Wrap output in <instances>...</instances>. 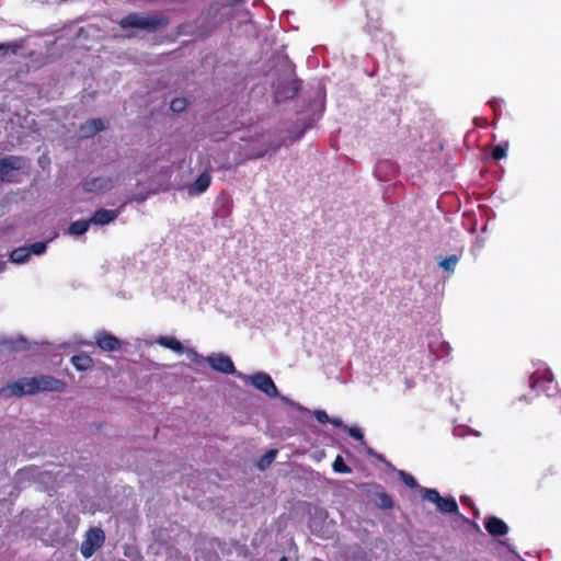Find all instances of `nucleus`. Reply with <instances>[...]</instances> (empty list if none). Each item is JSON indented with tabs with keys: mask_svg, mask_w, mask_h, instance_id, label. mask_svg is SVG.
<instances>
[{
	"mask_svg": "<svg viewBox=\"0 0 561 561\" xmlns=\"http://www.w3.org/2000/svg\"><path fill=\"white\" fill-rule=\"evenodd\" d=\"M298 91V87L296 83H293V88H291V91L290 93H282L279 92L278 90L276 91V98L277 99H280V98H293Z\"/></svg>",
	"mask_w": 561,
	"mask_h": 561,
	"instance_id": "nucleus-30",
	"label": "nucleus"
},
{
	"mask_svg": "<svg viewBox=\"0 0 561 561\" xmlns=\"http://www.w3.org/2000/svg\"><path fill=\"white\" fill-rule=\"evenodd\" d=\"M7 51H8V46L4 44H0V53H7Z\"/></svg>",
	"mask_w": 561,
	"mask_h": 561,
	"instance_id": "nucleus-34",
	"label": "nucleus"
},
{
	"mask_svg": "<svg viewBox=\"0 0 561 561\" xmlns=\"http://www.w3.org/2000/svg\"><path fill=\"white\" fill-rule=\"evenodd\" d=\"M30 252L27 250V247H21L18 249H14L10 254V261L12 263L22 264L25 263L30 259Z\"/></svg>",
	"mask_w": 561,
	"mask_h": 561,
	"instance_id": "nucleus-17",
	"label": "nucleus"
},
{
	"mask_svg": "<svg viewBox=\"0 0 561 561\" xmlns=\"http://www.w3.org/2000/svg\"><path fill=\"white\" fill-rule=\"evenodd\" d=\"M424 500L436 504L437 510L444 514H451L458 511V504L454 497H442L435 489H420Z\"/></svg>",
	"mask_w": 561,
	"mask_h": 561,
	"instance_id": "nucleus-4",
	"label": "nucleus"
},
{
	"mask_svg": "<svg viewBox=\"0 0 561 561\" xmlns=\"http://www.w3.org/2000/svg\"><path fill=\"white\" fill-rule=\"evenodd\" d=\"M280 147H282V142L271 144L268 146V148H266V149H264L262 151L256 152L254 156L256 158H260V157H263L264 154H266L270 151H273V152L277 151Z\"/></svg>",
	"mask_w": 561,
	"mask_h": 561,
	"instance_id": "nucleus-27",
	"label": "nucleus"
},
{
	"mask_svg": "<svg viewBox=\"0 0 561 561\" xmlns=\"http://www.w3.org/2000/svg\"><path fill=\"white\" fill-rule=\"evenodd\" d=\"M329 422L336 427H344V424L341 419H330Z\"/></svg>",
	"mask_w": 561,
	"mask_h": 561,
	"instance_id": "nucleus-31",
	"label": "nucleus"
},
{
	"mask_svg": "<svg viewBox=\"0 0 561 561\" xmlns=\"http://www.w3.org/2000/svg\"><path fill=\"white\" fill-rule=\"evenodd\" d=\"M71 363L80 371L88 370L93 365L92 358L83 353L72 356Z\"/></svg>",
	"mask_w": 561,
	"mask_h": 561,
	"instance_id": "nucleus-15",
	"label": "nucleus"
},
{
	"mask_svg": "<svg viewBox=\"0 0 561 561\" xmlns=\"http://www.w3.org/2000/svg\"><path fill=\"white\" fill-rule=\"evenodd\" d=\"M96 344L100 348L110 352L117 351L121 347L119 340L108 333H100L96 336Z\"/></svg>",
	"mask_w": 561,
	"mask_h": 561,
	"instance_id": "nucleus-12",
	"label": "nucleus"
},
{
	"mask_svg": "<svg viewBox=\"0 0 561 561\" xmlns=\"http://www.w3.org/2000/svg\"><path fill=\"white\" fill-rule=\"evenodd\" d=\"M90 224V219L75 221L70 225L68 232L72 236H81L88 231Z\"/></svg>",
	"mask_w": 561,
	"mask_h": 561,
	"instance_id": "nucleus-18",
	"label": "nucleus"
},
{
	"mask_svg": "<svg viewBox=\"0 0 561 561\" xmlns=\"http://www.w3.org/2000/svg\"><path fill=\"white\" fill-rule=\"evenodd\" d=\"M400 477H401L402 481L408 486H410V488H416L417 486V483H416L415 479L411 474H409V473H407L404 471H400Z\"/></svg>",
	"mask_w": 561,
	"mask_h": 561,
	"instance_id": "nucleus-26",
	"label": "nucleus"
},
{
	"mask_svg": "<svg viewBox=\"0 0 561 561\" xmlns=\"http://www.w3.org/2000/svg\"><path fill=\"white\" fill-rule=\"evenodd\" d=\"M118 216L117 210L113 209H99L94 213V215L91 217L90 221L94 225H107L116 219Z\"/></svg>",
	"mask_w": 561,
	"mask_h": 561,
	"instance_id": "nucleus-13",
	"label": "nucleus"
},
{
	"mask_svg": "<svg viewBox=\"0 0 561 561\" xmlns=\"http://www.w3.org/2000/svg\"><path fill=\"white\" fill-rule=\"evenodd\" d=\"M459 262V257L456 254L449 255L443 260L439 261L438 265L444 271L453 273L455 271V267L457 263Z\"/></svg>",
	"mask_w": 561,
	"mask_h": 561,
	"instance_id": "nucleus-19",
	"label": "nucleus"
},
{
	"mask_svg": "<svg viewBox=\"0 0 561 561\" xmlns=\"http://www.w3.org/2000/svg\"><path fill=\"white\" fill-rule=\"evenodd\" d=\"M333 470L335 472H341V473H348L351 472V469L350 467H347L344 461H343V458L341 456H337L333 462Z\"/></svg>",
	"mask_w": 561,
	"mask_h": 561,
	"instance_id": "nucleus-22",
	"label": "nucleus"
},
{
	"mask_svg": "<svg viewBox=\"0 0 561 561\" xmlns=\"http://www.w3.org/2000/svg\"><path fill=\"white\" fill-rule=\"evenodd\" d=\"M237 377L241 379L244 383L253 386L254 388L264 392L266 396L271 398H275L278 396V390L273 379L266 373L259 371L253 375H244L242 373H238Z\"/></svg>",
	"mask_w": 561,
	"mask_h": 561,
	"instance_id": "nucleus-2",
	"label": "nucleus"
},
{
	"mask_svg": "<svg viewBox=\"0 0 561 561\" xmlns=\"http://www.w3.org/2000/svg\"><path fill=\"white\" fill-rule=\"evenodd\" d=\"M344 428L348 432L350 436H352L354 439L364 442V435L359 427L357 426H344Z\"/></svg>",
	"mask_w": 561,
	"mask_h": 561,
	"instance_id": "nucleus-24",
	"label": "nucleus"
},
{
	"mask_svg": "<svg viewBox=\"0 0 561 561\" xmlns=\"http://www.w3.org/2000/svg\"><path fill=\"white\" fill-rule=\"evenodd\" d=\"M506 156V147H503L502 145L496 146L493 149L492 157L495 160H500Z\"/></svg>",
	"mask_w": 561,
	"mask_h": 561,
	"instance_id": "nucleus-28",
	"label": "nucleus"
},
{
	"mask_svg": "<svg viewBox=\"0 0 561 561\" xmlns=\"http://www.w3.org/2000/svg\"><path fill=\"white\" fill-rule=\"evenodd\" d=\"M530 386L533 388H539L545 391L548 396H551L556 390L553 385V378L551 371L547 370L542 375L535 374L530 378Z\"/></svg>",
	"mask_w": 561,
	"mask_h": 561,
	"instance_id": "nucleus-8",
	"label": "nucleus"
},
{
	"mask_svg": "<svg viewBox=\"0 0 561 561\" xmlns=\"http://www.w3.org/2000/svg\"><path fill=\"white\" fill-rule=\"evenodd\" d=\"M157 343L163 347L170 348L175 353L183 352L182 343L173 336H160Z\"/></svg>",
	"mask_w": 561,
	"mask_h": 561,
	"instance_id": "nucleus-16",
	"label": "nucleus"
},
{
	"mask_svg": "<svg viewBox=\"0 0 561 561\" xmlns=\"http://www.w3.org/2000/svg\"><path fill=\"white\" fill-rule=\"evenodd\" d=\"M188 105V102L184 98H176L171 101L170 107L175 113L183 112Z\"/></svg>",
	"mask_w": 561,
	"mask_h": 561,
	"instance_id": "nucleus-20",
	"label": "nucleus"
},
{
	"mask_svg": "<svg viewBox=\"0 0 561 561\" xmlns=\"http://www.w3.org/2000/svg\"><path fill=\"white\" fill-rule=\"evenodd\" d=\"M313 415L317 419V421L320 422V423H327L330 420L329 415L323 410H316L313 412Z\"/></svg>",
	"mask_w": 561,
	"mask_h": 561,
	"instance_id": "nucleus-29",
	"label": "nucleus"
},
{
	"mask_svg": "<svg viewBox=\"0 0 561 561\" xmlns=\"http://www.w3.org/2000/svg\"><path fill=\"white\" fill-rule=\"evenodd\" d=\"M278 561H288L286 557L280 558Z\"/></svg>",
	"mask_w": 561,
	"mask_h": 561,
	"instance_id": "nucleus-35",
	"label": "nucleus"
},
{
	"mask_svg": "<svg viewBox=\"0 0 561 561\" xmlns=\"http://www.w3.org/2000/svg\"><path fill=\"white\" fill-rule=\"evenodd\" d=\"M188 354L191 355V357H192L193 359H196V358L198 357V354H197L195 351H193V350H191V351L188 352Z\"/></svg>",
	"mask_w": 561,
	"mask_h": 561,
	"instance_id": "nucleus-33",
	"label": "nucleus"
},
{
	"mask_svg": "<svg viewBox=\"0 0 561 561\" xmlns=\"http://www.w3.org/2000/svg\"><path fill=\"white\" fill-rule=\"evenodd\" d=\"M105 540L104 531L101 528L92 527L85 535L80 547L81 554L88 559L94 554V552L102 547Z\"/></svg>",
	"mask_w": 561,
	"mask_h": 561,
	"instance_id": "nucleus-5",
	"label": "nucleus"
},
{
	"mask_svg": "<svg viewBox=\"0 0 561 561\" xmlns=\"http://www.w3.org/2000/svg\"><path fill=\"white\" fill-rule=\"evenodd\" d=\"M280 399H282V401H283V402H285V403H286V404H288V405H291V407H295V405H296L291 400H289V399H288V398H286V397H282Z\"/></svg>",
	"mask_w": 561,
	"mask_h": 561,
	"instance_id": "nucleus-32",
	"label": "nucleus"
},
{
	"mask_svg": "<svg viewBox=\"0 0 561 561\" xmlns=\"http://www.w3.org/2000/svg\"><path fill=\"white\" fill-rule=\"evenodd\" d=\"M486 530L493 536H503L507 534V525L497 517H489L485 523Z\"/></svg>",
	"mask_w": 561,
	"mask_h": 561,
	"instance_id": "nucleus-14",
	"label": "nucleus"
},
{
	"mask_svg": "<svg viewBox=\"0 0 561 561\" xmlns=\"http://www.w3.org/2000/svg\"><path fill=\"white\" fill-rule=\"evenodd\" d=\"M23 167V160L15 156H9L0 159V179L5 181L8 174L13 170H19Z\"/></svg>",
	"mask_w": 561,
	"mask_h": 561,
	"instance_id": "nucleus-9",
	"label": "nucleus"
},
{
	"mask_svg": "<svg viewBox=\"0 0 561 561\" xmlns=\"http://www.w3.org/2000/svg\"><path fill=\"white\" fill-rule=\"evenodd\" d=\"M276 454V450H268L259 461L260 469L264 470L267 468L274 461Z\"/></svg>",
	"mask_w": 561,
	"mask_h": 561,
	"instance_id": "nucleus-21",
	"label": "nucleus"
},
{
	"mask_svg": "<svg viewBox=\"0 0 561 561\" xmlns=\"http://www.w3.org/2000/svg\"><path fill=\"white\" fill-rule=\"evenodd\" d=\"M207 363L214 370L224 373V374H238L236 371L234 365L230 357L224 354H214L206 358Z\"/></svg>",
	"mask_w": 561,
	"mask_h": 561,
	"instance_id": "nucleus-7",
	"label": "nucleus"
},
{
	"mask_svg": "<svg viewBox=\"0 0 561 561\" xmlns=\"http://www.w3.org/2000/svg\"><path fill=\"white\" fill-rule=\"evenodd\" d=\"M211 178L207 172L202 173L194 183L187 185L188 195L198 196L203 194L210 185Z\"/></svg>",
	"mask_w": 561,
	"mask_h": 561,
	"instance_id": "nucleus-11",
	"label": "nucleus"
},
{
	"mask_svg": "<svg viewBox=\"0 0 561 561\" xmlns=\"http://www.w3.org/2000/svg\"><path fill=\"white\" fill-rule=\"evenodd\" d=\"M106 128V124L101 118H92L80 126L79 133L83 138H89Z\"/></svg>",
	"mask_w": 561,
	"mask_h": 561,
	"instance_id": "nucleus-10",
	"label": "nucleus"
},
{
	"mask_svg": "<svg viewBox=\"0 0 561 561\" xmlns=\"http://www.w3.org/2000/svg\"><path fill=\"white\" fill-rule=\"evenodd\" d=\"M46 242H35L32 245L27 247V250L30 252V255H41L46 251Z\"/></svg>",
	"mask_w": 561,
	"mask_h": 561,
	"instance_id": "nucleus-23",
	"label": "nucleus"
},
{
	"mask_svg": "<svg viewBox=\"0 0 561 561\" xmlns=\"http://www.w3.org/2000/svg\"><path fill=\"white\" fill-rule=\"evenodd\" d=\"M119 25L122 28H140V30H154L160 23L159 19L145 13H131L121 20Z\"/></svg>",
	"mask_w": 561,
	"mask_h": 561,
	"instance_id": "nucleus-3",
	"label": "nucleus"
},
{
	"mask_svg": "<svg viewBox=\"0 0 561 561\" xmlns=\"http://www.w3.org/2000/svg\"><path fill=\"white\" fill-rule=\"evenodd\" d=\"M378 500H379L378 505L381 508H390V507H392V500H391V497L388 494H386V493L379 494L378 495Z\"/></svg>",
	"mask_w": 561,
	"mask_h": 561,
	"instance_id": "nucleus-25",
	"label": "nucleus"
},
{
	"mask_svg": "<svg viewBox=\"0 0 561 561\" xmlns=\"http://www.w3.org/2000/svg\"><path fill=\"white\" fill-rule=\"evenodd\" d=\"M67 383L64 380L53 376L39 375L35 377L21 378L0 389V394L4 397H22L35 394L37 392H64Z\"/></svg>",
	"mask_w": 561,
	"mask_h": 561,
	"instance_id": "nucleus-1",
	"label": "nucleus"
},
{
	"mask_svg": "<svg viewBox=\"0 0 561 561\" xmlns=\"http://www.w3.org/2000/svg\"><path fill=\"white\" fill-rule=\"evenodd\" d=\"M114 187V180L108 175L92 176L83 181L82 188L88 193H106Z\"/></svg>",
	"mask_w": 561,
	"mask_h": 561,
	"instance_id": "nucleus-6",
	"label": "nucleus"
}]
</instances>
